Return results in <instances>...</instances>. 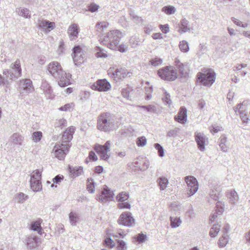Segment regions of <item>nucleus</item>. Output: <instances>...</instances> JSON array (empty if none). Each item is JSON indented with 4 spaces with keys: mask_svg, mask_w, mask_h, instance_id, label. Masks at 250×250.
Instances as JSON below:
<instances>
[{
    "mask_svg": "<svg viewBox=\"0 0 250 250\" xmlns=\"http://www.w3.org/2000/svg\"><path fill=\"white\" fill-rule=\"evenodd\" d=\"M133 89L131 87L127 86L126 87L123 88L122 90V94L123 96L127 99H129L130 93L132 91Z\"/></svg>",
    "mask_w": 250,
    "mask_h": 250,
    "instance_id": "47",
    "label": "nucleus"
},
{
    "mask_svg": "<svg viewBox=\"0 0 250 250\" xmlns=\"http://www.w3.org/2000/svg\"><path fill=\"white\" fill-rule=\"evenodd\" d=\"M195 139L198 148L200 151H204L205 150V146L208 143V138L203 133L196 132Z\"/></svg>",
    "mask_w": 250,
    "mask_h": 250,
    "instance_id": "18",
    "label": "nucleus"
},
{
    "mask_svg": "<svg viewBox=\"0 0 250 250\" xmlns=\"http://www.w3.org/2000/svg\"><path fill=\"white\" fill-rule=\"evenodd\" d=\"M96 50L97 51L96 56L97 58H105L107 57L106 51L101 47L98 46L96 47Z\"/></svg>",
    "mask_w": 250,
    "mask_h": 250,
    "instance_id": "43",
    "label": "nucleus"
},
{
    "mask_svg": "<svg viewBox=\"0 0 250 250\" xmlns=\"http://www.w3.org/2000/svg\"><path fill=\"white\" fill-rule=\"evenodd\" d=\"M42 220L41 219H39L35 221H33L31 223L30 225V229L36 231L40 229V227H41V223Z\"/></svg>",
    "mask_w": 250,
    "mask_h": 250,
    "instance_id": "45",
    "label": "nucleus"
},
{
    "mask_svg": "<svg viewBox=\"0 0 250 250\" xmlns=\"http://www.w3.org/2000/svg\"><path fill=\"white\" fill-rule=\"evenodd\" d=\"M24 137L18 133H14L10 137L9 142L14 146H21Z\"/></svg>",
    "mask_w": 250,
    "mask_h": 250,
    "instance_id": "22",
    "label": "nucleus"
},
{
    "mask_svg": "<svg viewBox=\"0 0 250 250\" xmlns=\"http://www.w3.org/2000/svg\"><path fill=\"white\" fill-rule=\"evenodd\" d=\"M38 28L42 29L43 31L48 32L53 30L55 26L54 22H51L43 19H39L37 22Z\"/></svg>",
    "mask_w": 250,
    "mask_h": 250,
    "instance_id": "16",
    "label": "nucleus"
},
{
    "mask_svg": "<svg viewBox=\"0 0 250 250\" xmlns=\"http://www.w3.org/2000/svg\"><path fill=\"white\" fill-rule=\"evenodd\" d=\"M185 181L187 184V194L188 196L194 195L199 187L197 179L192 176H188L185 177Z\"/></svg>",
    "mask_w": 250,
    "mask_h": 250,
    "instance_id": "10",
    "label": "nucleus"
},
{
    "mask_svg": "<svg viewBox=\"0 0 250 250\" xmlns=\"http://www.w3.org/2000/svg\"><path fill=\"white\" fill-rule=\"evenodd\" d=\"M111 146V143L110 141H107L104 145L96 144L94 148L101 160L107 161L110 156Z\"/></svg>",
    "mask_w": 250,
    "mask_h": 250,
    "instance_id": "6",
    "label": "nucleus"
},
{
    "mask_svg": "<svg viewBox=\"0 0 250 250\" xmlns=\"http://www.w3.org/2000/svg\"><path fill=\"white\" fill-rule=\"evenodd\" d=\"M179 130V128H175L172 130H169L167 133V136L168 137H174L177 135Z\"/></svg>",
    "mask_w": 250,
    "mask_h": 250,
    "instance_id": "61",
    "label": "nucleus"
},
{
    "mask_svg": "<svg viewBox=\"0 0 250 250\" xmlns=\"http://www.w3.org/2000/svg\"><path fill=\"white\" fill-rule=\"evenodd\" d=\"M109 26L108 22L106 21L99 22L96 24V27L98 29H100L101 31L107 28Z\"/></svg>",
    "mask_w": 250,
    "mask_h": 250,
    "instance_id": "51",
    "label": "nucleus"
},
{
    "mask_svg": "<svg viewBox=\"0 0 250 250\" xmlns=\"http://www.w3.org/2000/svg\"><path fill=\"white\" fill-rule=\"evenodd\" d=\"M42 137V133L41 131H36L33 133L32 139L35 142H39Z\"/></svg>",
    "mask_w": 250,
    "mask_h": 250,
    "instance_id": "53",
    "label": "nucleus"
},
{
    "mask_svg": "<svg viewBox=\"0 0 250 250\" xmlns=\"http://www.w3.org/2000/svg\"><path fill=\"white\" fill-rule=\"evenodd\" d=\"M86 189L90 193H93L95 191V183L91 178L87 179Z\"/></svg>",
    "mask_w": 250,
    "mask_h": 250,
    "instance_id": "38",
    "label": "nucleus"
},
{
    "mask_svg": "<svg viewBox=\"0 0 250 250\" xmlns=\"http://www.w3.org/2000/svg\"><path fill=\"white\" fill-rule=\"evenodd\" d=\"M227 196L229 199V201L231 204H235L239 200V197L237 193L234 190H232L229 192Z\"/></svg>",
    "mask_w": 250,
    "mask_h": 250,
    "instance_id": "28",
    "label": "nucleus"
},
{
    "mask_svg": "<svg viewBox=\"0 0 250 250\" xmlns=\"http://www.w3.org/2000/svg\"><path fill=\"white\" fill-rule=\"evenodd\" d=\"M122 69V68H116L115 69L114 68H110L108 70V74L112 78L121 79Z\"/></svg>",
    "mask_w": 250,
    "mask_h": 250,
    "instance_id": "27",
    "label": "nucleus"
},
{
    "mask_svg": "<svg viewBox=\"0 0 250 250\" xmlns=\"http://www.w3.org/2000/svg\"><path fill=\"white\" fill-rule=\"evenodd\" d=\"M121 38L122 33L118 30H114L108 32L103 38H101L99 41L109 48L115 50L117 48Z\"/></svg>",
    "mask_w": 250,
    "mask_h": 250,
    "instance_id": "2",
    "label": "nucleus"
},
{
    "mask_svg": "<svg viewBox=\"0 0 250 250\" xmlns=\"http://www.w3.org/2000/svg\"><path fill=\"white\" fill-rule=\"evenodd\" d=\"M155 149L158 151V156L163 157L164 156V149L163 146L158 143H156L154 145Z\"/></svg>",
    "mask_w": 250,
    "mask_h": 250,
    "instance_id": "49",
    "label": "nucleus"
},
{
    "mask_svg": "<svg viewBox=\"0 0 250 250\" xmlns=\"http://www.w3.org/2000/svg\"><path fill=\"white\" fill-rule=\"evenodd\" d=\"M15 198L19 203H23L28 198V195L22 192H20L16 195Z\"/></svg>",
    "mask_w": 250,
    "mask_h": 250,
    "instance_id": "41",
    "label": "nucleus"
},
{
    "mask_svg": "<svg viewBox=\"0 0 250 250\" xmlns=\"http://www.w3.org/2000/svg\"><path fill=\"white\" fill-rule=\"evenodd\" d=\"M38 237L36 236L30 235L27 237L25 243L28 250H33L38 246Z\"/></svg>",
    "mask_w": 250,
    "mask_h": 250,
    "instance_id": "20",
    "label": "nucleus"
},
{
    "mask_svg": "<svg viewBox=\"0 0 250 250\" xmlns=\"http://www.w3.org/2000/svg\"><path fill=\"white\" fill-rule=\"evenodd\" d=\"M178 27V32L180 33H184L190 31L189 23L185 18L180 21Z\"/></svg>",
    "mask_w": 250,
    "mask_h": 250,
    "instance_id": "24",
    "label": "nucleus"
},
{
    "mask_svg": "<svg viewBox=\"0 0 250 250\" xmlns=\"http://www.w3.org/2000/svg\"><path fill=\"white\" fill-rule=\"evenodd\" d=\"M170 226L172 228H176L179 227L181 223L182 220L180 217H170Z\"/></svg>",
    "mask_w": 250,
    "mask_h": 250,
    "instance_id": "32",
    "label": "nucleus"
},
{
    "mask_svg": "<svg viewBox=\"0 0 250 250\" xmlns=\"http://www.w3.org/2000/svg\"><path fill=\"white\" fill-rule=\"evenodd\" d=\"M74 104L73 103L71 104H67L64 105L63 106H61L59 108V110L60 111H70V110L73 107Z\"/></svg>",
    "mask_w": 250,
    "mask_h": 250,
    "instance_id": "58",
    "label": "nucleus"
},
{
    "mask_svg": "<svg viewBox=\"0 0 250 250\" xmlns=\"http://www.w3.org/2000/svg\"><path fill=\"white\" fill-rule=\"evenodd\" d=\"M234 110L236 115H239L243 124H247L250 120L248 117L247 108L245 102L237 104L234 107Z\"/></svg>",
    "mask_w": 250,
    "mask_h": 250,
    "instance_id": "12",
    "label": "nucleus"
},
{
    "mask_svg": "<svg viewBox=\"0 0 250 250\" xmlns=\"http://www.w3.org/2000/svg\"><path fill=\"white\" fill-rule=\"evenodd\" d=\"M16 12L19 15L22 16L25 18H30V12L29 9L24 8L22 9L20 8H16Z\"/></svg>",
    "mask_w": 250,
    "mask_h": 250,
    "instance_id": "31",
    "label": "nucleus"
},
{
    "mask_svg": "<svg viewBox=\"0 0 250 250\" xmlns=\"http://www.w3.org/2000/svg\"><path fill=\"white\" fill-rule=\"evenodd\" d=\"M104 245H105L106 247L112 248L115 246V243L111 238L108 237L105 239Z\"/></svg>",
    "mask_w": 250,
    "mask_h": 250,
    "instance_id": "60",
    "label": "nucleus"
},
{
    "mask_svg": "<svg viewBox=\"0 0 250 250\" xmlns=\"http://www.w3.org/2000/svg\"><path fill=\"white\" fill-rule=\"evenodd\" d=\"M227 142V137L224 135H222L220 138L219 146L223 152L227 151V146L226 144Z\"/></svg>",
    "mask_w": 250,
    "mask_h": 250,
    "instance_id": "35",
    "label": "nucleus"
},
{
    "mask_svg": "<svg viewBox=\"0 0 250 250\" xmlns=\"http://www.w3.org/2000/svg\"><path fill=\"white\" fill-rule=\"evenodd\" d=\"M41 89L45 94L49 95L48 98L51 99V94L53 90L51 86L46 80H42L41 85Z\"/></svg>",
    "mask_w": 250,
    "mask_h": 250,
    "instance_id": "25",
    "label": "nucleus"
},
{
    "mask_svg": "<svg viewBox=\"0 0 250 250\" xmlns=\"http://www.w3.org/2000/svg\"><path fill=\"white\" fill-rule=\"evenodd\" d=\"M74 130L73 127H70L66 129L62 134V142L61 143L66 145L70 144L71 145L70 142L73 138Z\"/></svg>",
    "mask_w": 250,
    "mask_h": 250,
    "instance_id": "19",
    "label": "nucleus"
},
{
    "mask_svg": "<svg viewBox=\"0 0 250 250\" xmlns=\"http://www.w3.org/2000/svg\"><path fill=\"white\" fill-rule=\"evenodd\" d=\"M84 53L80 45H76L73 48L72 58L76 65H79L84 62Z\"/></svg>",
    "mask_w": 250,
    "mask_h": 250,
    "instance_id": "14",
    "label": "nucleus"
},
{
    "mask_svg": "<svg viewBox=\"0 0 250 250\" xmlns=\"http://www.w3.org/2000/svg\"><path fill=\"white\" fill-rule=\"evenodd\" d=\"M130 15L132 17V19L136 22H139L143 21L142 19L138 16L134 11H131L130 13Z\"/></svg>",
    "mask_w": 250,
    "mask_h": 250,
    "instance_id": "62",
    "label": "nucleus"
},
{
    "mask_svg": "<svg viewBox=\"0 0 250 250\" xmlns=\"http://www.w3.org/2000/svg\"><path fill=\"white\" fill-rule=\"evenodd\" d=\"M187 109L185 107H181L178 115L175 116V120L181 124H185L187 121Z\"/></svg>",
    "mask_w": 250,
    "mask_h": 250,
    "instance_id": "23",
    "label": "nucleus"
},
{
    "mask_svg": "<svg viewBox=\"0 0 250 250\" xmlns=\"http://www.w3.org/2000/svg\"><path fill=\"white\" fill-rule=\"evenodd\" d=\"M155 27L151 24H147L144 27V32L147 34H149L151 32L155 30Z\"/></svg>",
    "mask_w": 250,
    "mask_h": 250,
    "instance_id": "59",
    "label": "nucleus"
},
{
    "mask_svg": "<svg viewBox=\"0 0 250 250\" xmlns=\"http://www.w3.org/2000/svg\"><path fill=\"white\" fill-rule=\"evenodd\" d=\"M114 116L109 112L101 113L98 117L97 127L99 130L110 131L114 128Z\"/></svg>",
    "mask_w": 250,
    "mask_h": 250,
    "instance_id": "3",
    "label": "nucleus"
},
{
    "mask_svg": "<svg viewBox=\"0 0 250 250\" xmlns=\"http://www.w3.org/2000/svg\"><path fill=\"white\" fill-rule=\"evenodd\" d=\"M67 122L66 120L63 118L57 120L55 123L54 126L56 128H62L63 126H65Z\"/></svg>",
    "mask_w": 250,
    "mask_h": 250,
    "instance_id": "48",
    "label": "nucleus"
},
{
    "mask_svg": "<svg viewBox=\"0 0 250 250\" xmlns=\"http://www.w3.org/2000/svg\"><path fill=\"white\" fill-rule=\"evenodd\" d=\"M118 208L122 209H130L131 208V205L128 202H123L119 203L117 205Z\"/></svg>",
    "mask_w": 250,
    "mask_h": 250,
    "instance_id": "52",
    "label": "nucleus"
},
{
    "mask_svg": "<svg viewBox=\"0 0 250 250\" xmlns=\"http://www.w3.org/2000/svg\"><path fill=\"white\" fill-rule=\"evenodd\" d=\"M146 139L144 136L140 137L137 139V145L138 146H144L146 144Z\"/></svg>",
    "mask_w": 250,
    "mask_h": 250,
    "instance_id": "54",
    "label": "nucleus"
},
{
    "mask_svg": "<svg viewBox=\"0 0 250 250\" xmlns=\"http://www.w3.org/2000/svg\"><path fill=\"white\" fill-rule=\"evenodd\" d=\"M34 90L32 82L30 79H25L21 80L19 83L20 95L22 97L27 95Z\"/></svg>",
    "mask_w": 250,
    "mask_h": 250,
    "instance_id": "9",
    "label": "nucleus"
},
{
    "mask_svg": "<svg viewBox=\"0 0 250 250\" xmlns=\"http://www.w3.org/2000/svg\"><path fill=\"white\" fill-rule=\"evenodd\" d=\"M79 32V27L77 24L73 23L69 25L67 33L70 40L74 41L76 40L78 38Z\"/></svg>",
    "mask_w": 250,
    "mask_h": 250,
    "instance_id": "21",
    "label": "nucleus"
},
{
    "mask_svg": "<svg viewBox=\"0 0 250 250\" xmlns=\"http://www.w3.org/2000/svg\"><path fill=\"white\" fill-rule=\"evenodd\" d=\"M176 63V66L179 69V72L183 75H185L187 72V70H188V65L187 64H184L183 63L180 62L179 61L175 62Z\"/></svg>",
    "mask_w": 250,
    "mask_h": 250,
    "instance_id": "33",
    "label": "nucleus"
},
{
    "mask_svg": "<svg viewBox=\"0 0 250 250\" xmlns=\"http://www.w3.org/2000/svg\"><path fill=\"white\" fill-rule=\"evenodd\" d=\"M114 193L106 186H104L103 190L98 197L99 201L102 203H106L108 201L112 200L113 198Z\"/></svg>",
    "mask_w": 250,
    "mask_h": 250,
    "instance_id": "17",
    "label": "nucleus"
},
{
    "mask_svg": "<svg viewBox=\"0 0 250 250\" xmlns=\"http://www.w3.org/2000/svg\"><path fill=\"white\" fill-rule=\"evenodd\" d=\"M134 238L139 243H142L146 240L147 236L146 235L141 233L136 235Z\"/></svg>",
    "mask_w": 250,
    "mask_h": 250,
    "instance_id": "46",
    "label": "nucleus"
},
{
    "mask_svg": "<svg viewBox=\"0 0 250 250\" xmlns=\"http://www.w3.org/2000/svg\"><path fill=\"white\" fill-rule=\"evenodd\" d=\"M229 241V235L227 233H223L222 236L220 238L218 242V246L220 248L225 247L228 243Z\"/></svg>",
    "mask_w": 250,
    "mask_h": 250,
    "instance_id": "30",
    "label": "nucleus"
},
{
    "mask_svg": "<svg viewBox=\"0 0 250 250\" xmlns=\"http://www.w3.org/2000/svg\"><path fill=\"white\" fill-rule=\"evenodd\" d=\"M176 8L172 5L165 6L162 9V11L167 15H172L175 13Z\"/></svg>",
    "mask_w": 250,
    "mask_h": 250,
    "instance_id": "37",
    "label": "nucleus"
},
{
    "mask_svg": "<svg viewBox=\"0 0 250 250\" xmlns=\"http://www.w3.org/2000/svg\"><path fill=\"white\" fill-rule=\"evenodd\" d=\"M70 223L72 226H76L78 219V215L76 212H71L69 214Z\"/></svg>",
    "mask_w": 250,
    "mask_h": 250,
    "instance_id": "42",
    "label": "nucleus"
},
{
    "mask_svg": "<svg viewBox=\"0 0 250 250\" xmlns=\"http://www.w3.org/2000/svg\"><path fill=\"white\" fill-rule=\"evenodd\" d=\"M197 77L200 83L206 86H210L215 81L216 75L212 69H209L206 73H198Z\"/></svg>",
    "mask_w": 250,
    "mask_h": 250,
    "instance_id": "5",
    "label": "nucleus"
},
{
    "mask_svg": "<svg viewBox=\"0 0 250 250\" xmlns=\"http://www.w3.org/2000/svg\"><path fill=\"white\" fill-rule=\"evenodd\" d=\"M219 203L218 202L216 205V207H217V209L216 210L215 212L212 214L210 217V221L211 223H213L214 222L215 219L218 218V216H220L222 215L224 208L223 207H220L219 208L218 206H219Z\"/></svg>",
    "mask_w": 250,
    "mask_h": 250,
    "instance_id": "29",
    "label": "nucleus"
},
{
    "mask_svg": "<svg viewBox=\"0 0 250 250\" xmlns=\"http://www.w3.org/2000/svg\"><path fill=\"white\" fill-rule=\"evenodd\" d=\"M117 222L120 225L130 227L135 224V219L131 212H124L120 215Z\"/></svg>",
    "mask_w": 250,
    "mask_h": 250,
    "instance_id": "11",
    "label": "nucleus"
},
{
    "mask_svg": "<svg viewBox=\"0 0 250 250\" xmlns=\"http://www.w3.org/2000/svg\"><path fill=\"white\" fill-rule=\"evenodd\" d=\"M93 90L98 91H107L111 88L110 83L105 79L98 80L91 86Z\"/></svg>",
    "mask_w": 250,
    "mask_h": 250,
    "instance_id": "15",
    "label": "nucleus"
},
{
    "mask_svg": "<svg viewBox=\"0 0 250 250\" xmlns=\"http://www.w3.org/2000/svg\"><path fill=\"white\" fill-rule=\"evenodd\" d=\"M129 197V194L126 192L122 191L119 193L116 196L117 200L119 202H125Z\"/></svg>",
    "mask_w": 250,
    "mask_h": 250,
    "instance_id": "34",
    "label": "nucleus"
},
{
    "mask_svg": "<svg viewBox=\"0 0 250 250\" xmlns=\"http://www.w3.org/2000/svg\"><path fill=\"white\" fill-rule=\"evenodd\" d=\"M179 47L180 50L184 53L188 52L189 49L188 43L185 40L180 42Z\"/></svg>",
    "mask_w": 250,
    "mask_h": 250,
    "instance_id": "36",
    "label": "nucleus"
},
{
    "mask_svg": "<svg viewBox=\"0 0 250 250\" xmlns=\"http://www.w3.org/2000/svg\"><path fill=\"white\" fill-rule=\"evenodd\" d=\"M48 73L58 81L59 85L64 87L71 84V75L62 70L61 64L57 62H52L47 66Z\"/></svg>",
    "mask_w": 250,
    "mask_h": 250,
    "instance_id": "1",
    "label": "nucleus"
},
{
    "mask_svg": "<svg viewBox=\"0 0 250 250\" xmlns=\"http://www.w3.org/2000/svg\"><path fill=\"white\" fill-rule=\"evenodd\" d=\"M221 188L219 186H215L211 189L210 196L212 199L216 201L221 196Z\"/></svg>",
    "mask_w": 250,
    "mask_h": 250,
    "instance_id": "26",
    "label": "nucleus"
},
{
    "mask_svg": "<svg viewBox=\"0 0 250 250\" xmlns=\"http://www.w3.org/2000/svg\"><path fill=\"white\" fill-rule=\"evenodd\" d=\"M150 62L152 65L156 66L161 64L162 63L163 60L159 58H155L151 59L150 61Z\"/></svg>",
    "mask_w": 250,
    "mask_h": 250,
    "instance_id": "57",
    "label": "nucleus"
},
{
    "mask_svg": "<svg viewBox=\"0 0 250 250\" xmlns=\"http://www.w3.org/2000/svg\"><path fill=\"white\" fill-rule=\"evenodd\" d=\"M42 173H33L31 175L30 187L34 192L42 190V185L41 182Z\"/></svg>",
    "mask_w": 250,
    "mask_h": 250,
    "instance_id": "13",
    "label": "nucleus"
},
{
    "mask_svg": "<svg viewBox=\"0 0 250 250\" xmlns=\"http://www.w3.org/2000/svg\"><path fill=\"white\" fill-rule=\"evenodd\" d=\"M88 10L92 13H94L99 8V6L95 3H91L88 6Z\"/></svg>",
    "mask_w": 250,
    "mask_h": 250,
    "instance_id": "55",
    "label": "nucleus"
},
{
    "mask_svg": "<svg viewBox=\"0 0 250 250\" xmlns=\"http://www.w3.org/2000/svg\"><path fill=\"white\" fill-rule=\"evenodd\" d=\"M71 145L64 144L58 142L54 146L52 152L54 156L59 160L64 159L65 155L68 153Z\"/></svg>",
    "mask_w": 250,
    "mask_h": 250,
    "instance_id": "8",
    "label": "nucleus"
},
{
    "mask_svg": "<svg viewBox=\"0 0 250 250\" xmlns=\"http://www.w3.org/2000/svg\"><path fill=\"white\" fill-rule=\"evenodd\" d=\"M12 71L6 70L3 73V76L0 75V78L2 81V84L3 85L8 84L10 81L14 78H17L21 75V68L20 61L17 60L14 64H12Z\"/></svg>",
    "mask_w": 250,
    "mask_h": 250,
    "instance_id": "4",
    "label": "nucleus"
},
{
    "mask_svg": "<svg viewBox=\"0 0 250 250\" xmlns=\"http://www.w3.org/2000/svg\"><path fill=\"white\" fill-rule=\"evenodd\" d=\"M69 172H82L83 170V167L81 166H75V167L68 166Z\"/></svg>",
    "mask_w": 250,
    "mask_h": 250,
    "instance_id": "56",
    "label": "nucleus"
},
{
    "mask_svg": "<svg viewBox=\"0 0 250 250\" xmlns=\"http://www.w3.org/2000/svg\"><path fill=\"white\" fill-rule=\"evenodd\" d=\"M221 226L218 224H214L210 229L209 234L211 237H215L220 230Z\"/></svg>",
    "mask_w": 250,
    "mask_h": 250,
    "instance_id": "39",
    "label": "nucleus"
},
{
    "mask_svg": "<svg viewBox=\"0 0 250 250\" xmlns=\"http://www.w3.org/2000/svg\"><path fill=\"white\" fill-rule=\"evenodd\" d=\"M139 42L138 40H136L135 38L132 37L129 41L130 43L131 44L132 47L133 48H135L139 44Z\"/></svg>",
    "mask_w": 250,
    "mask_h": 250,
    "instance_id": "64",
    "label": "nucleus"
},
{
    "mask_svg": "<svg viewBox=\"0 0 250 250\" xmlns=\"http://www.w3.org/2000/svg\"><path fill=\"white\" fill-rule=\"evenodd\" d=\"M158 74L163 80L173 81L177 78L176 70L171 66H167L159 69Z\"/></svg>",
    "mask_w": 250,
    "mask_h": 250,
    "instance_id": "7",
    "label": "nucleus"
},
{
    "mask_svg": "<svg viewBox=\"0 0 250 250\" xmlns=\"http://www.w3.org/2000/svg\"><path fill=\"white\" fill-rule=\"evenodd\" d=\"M168 180L165 177H160L159 179V185L161 190L165 189L168 184Z\"/></svg>",
    "mask_w": 250,
    "mask_h": 250,
    "instance_id": "44",
    "label": "nucleus"
},
{
    "mask_svg": "<svg viewBox=\"0 0 250 250\" xmlns=\"http://www.w3.org/2000/svg\"><path fill=\"white\" fill-rule=\"evenodd\" d=\"M125 243L123 240L118 241L117 249L118 250H125Z\"/></svg>",
    "mask_w": 250,
    "mask_h": 250,
    "instance_id": "63",
    "label": "nucleus"
},
{
    "mask_svg": "<svg viewBox=\"0 0 250 250\" xmlns=\"http://www.w3.org/2000/svg\"><path fill=\"white\" fill-rule=\"evenodd\" d=\"M165 96L163 97L162 99L163 102L168 106L172 104V101L170 99V95L166 90L164 92Z\"/></svg>",
    "mask_w": 250,
    "mask_h": 250,
    "instance_id": "50",
    "label": "nucleus"
},
{
    "mask_svg": "<svg viewBox=\"0 0 250 250\" xmlns=\"http://www.w3.org/2000/svg\"><path fill=\"white\" fill-rule=\"evenodd\" d=\"M140 107L146 110L148 112L152 113H158L156 106L154 105H141Z\"/></svg>",
    "mask_w": 250,
    "mask_h": 250,
    "instance_id": "40",
    "label": "nucleus"
}]
</instances>
